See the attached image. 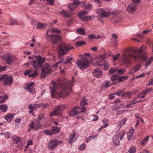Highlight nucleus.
I'll list each match as a JSON object with an SVG mask.
<instances>
[{
  "mask_svg": "<svg viewBox=\"0 0 153 153\" xmlns=\"http://www.w3.org/2000/svg\"><path fill=\"white\" fill-rule=\"evenodd\" d=\"M146 48L145 46H142L140 48H131L126 50L125 51L126 53L122 56V65L129 64L130 62V59L132 58H134L136 60L140 59L146 61L148 57L145 55L146 52L144 50Z\"/></svg>",
  "mask_w": 153,
  "mask_h": 153,
  "instance_id": "obj_1",
  "label": "nucleus"
},
{
  "mask_svg": "<svg viewBox=\"0 0 153 153\" xmlns=\"http://www.w3.org/2000/svg\"><path fill=\"white\" fill-rule=\"evenodd\" d=\"M74 48L70 45L66 44H62L58 48V52L59 55L58 56L59 58H60L62 56L66 54L65 51H68L70 50L73 49Z\"/></svg>",
  "mask_w": 153,
  "mask_h": 153,
  "instance_id": "obj_2",
  "label": "nucleus"
},
{
  "mask_svg": "<svg viewBox=\"0 0 153 153\" xmlns=\"http://www.w3.org/2000/svg\"><path fill=\"white\" fill-rule=\"evenodd\" d=\"M33 57L37 59V60L33 61L31 62V64L33 67L34 69L37 70L38 68L42 66L43 63L45 61V58H42L40 56H36L34 55Z\"/></svg>",
  "mask_w": 153,
  "mask_h": 153,
  "instance_id": "obj_3",
  "label": "nucleus"
},
{
  "mask_svg": "<svg viewBox=\"0 0 153 153\" xmlns=\"http://www.w3.org/2000/svg\"><path fill=\"white\" fill-rule=\"evenodd\" d=\"M71 81L70 80L67 81L66 83L67 86L64 87L63 89L60 91L59 93V96L62 97H65L68 96L69 94V91L71 90L72 85Z\"/></svg>",
  "mask_w": 153,
  "mask_h": 153,
  "instance_id": "obj_4",
  "label": "nucleus"
},
{
  "mask_svg": "<svg viewBox=\"0 0 153 153\" xmlns=\"http://www.w3.org/2000/svg\"><path fill=\"white\" fill-rule=\"evenodd\" d=\"M1 57L2 59L8 65L12 64L14 61L16 60V57L10 53L3 55Z\"/></svg>",
  "mask_w": 153,
  "mask_h": 153,
  "instance_id": "obj_5",
  "label": "nucleus"
},
{
  "mask_svg": "<svg viewBox=\"0 0 153 153\" xmlns=\"http://www.w3.org/2000/svg\"><path fill=\"white\" fill-rule=\"evenodd\" d=\"M89 61L86 57H84V59H78L77 62H76L77 65L80 70H82L83 69H86L88 66Z\"/></svg>",
  "mask_w": 153,
  "mask_h": 153,
  "instance_id": "obj_6",
  "label": "nucleus"
},
{
  "mask_svg": "<svg viewBox=\"0 0 153 153\" xmlns=\"http://www.w3.org/2000/svg\"><path fill=\"white\" fill-rule=\"evenodd\" d=\"M61 31L55 28H53L51 29L48 30L46 34L49 37H51L52 38H62L61 36L59 35H54L53 33H60Z\"/></svg>",
  "mask_w": 153,
  "mask_h": 153,
  "instance_id": "obj_7",
  "label": "nucleus"
},
{
  "mask_svg": "<svg viewBox=\"0 0 153 153\" xmlns=\"http://www.w3.org/2000/svg\"><path fill=\"white\" fill-rule=\"evenodd\" d=\"M114 105L111 106V109L114 111H117L121 107L122 108L125 107L124 106L125 103L121 101L119 99H116L114 101Z\"/></svg>",
  "mask_w": 153,
  "mask_h": 153,
  "instance_id": "obj_8",
  "label": "nucleus"
},
{
  "mask_svg": "<svg viewBox=\"0 0 153 153\" xmlns=\"http://www.w3.org/2000/svg\"><path fill=\"white\" fill-rule=\"evenodd\" d=\"M0 80H3V84L6 86H10L13 83L12 76H7L6 74L2 75L0 77Z\"/></svg>",
  "mask_w": 153,
  "mask_h": 153,
  "instance_id": "obj_9",
  "label": "nucleus"
},
{
  "mask_svg": "<svg viewBox=\"0 0 153 153\" xmlns=\"http://www.w3.org/2000/svg\"><path fill=\"white\" fill-rule=\"evenodd\" d=\"M140 0H133L132 2L128 5L127 8V11L130 13L134 12L137 7V4L139 3Z\"/></svg>",
  "mask_w": 153,
  "mask_h": 153,
  "instance_id": "obj_10",
  "label": "nucleus"
},
{
  "mask_svg": "<svg viewBox=\"0 0 153 153\" xmlns=\"http://www.w3.org/2000/svg\"><path fill=\"white\" fill-rule=\"evenodd\" d=\"M124 135V134H122L120 132H118L113 137V142L115 146H119L120 144V140H122Z\"/></svg>",
  "mask_w": 153,
  "mask_h": 153,
  "instance_id": "obj_11",
  "label": "nucleus"
},
{
  "mask_svg": "<svg viewBox=\"0 0 153 153\" xmlns=\"http://www.w3.org/2000/svg\"><path fill=\"white\" fill-rule=\"evenodd\" d=\"M51 69L50 66L48 64H46L42 68L41 76L45 78L47 74L51 73Z\"/></svg>",
  "mask_w": 153,
  "mask_h": 153,
  "instance_id": "obj_12",
  "label": "nucleus"
},
{
  "mask_svg": "<svg viewBox=\"0 0 153 153\" xmlns=\"http://www.w3.org/2000/svg\"><path fill=\"white\" fill-rule=\"evenodd\" d=\"M88 12L87 11L83 10L78 13V16L82 20L88 21L90 20L92 18V17L91 16H85V15Z\"/></svg>",
  "mask_w": 153,
  "mask_h": 153,
  "instance_id": "obj_13",
  "label": "nucleus"
},
{
  "mask_svg": "<svg viewBox=\"0 0 153 153\" xmlns=\"http://www.w3.org/2000/svg\"><path fill=\"white\" fill-rule=\"evenodd\" d=\"M62 143V141H58L56 140L51 141L48 143V148L53 150L56 148L59 144Z\"/></svg>",
  "mask_w": 153,
  "mask_h": 153,
  "instance_id": "obj_14",
  "label": "nucleus"
},
{
  "mask_svg": "<svg viewBox=\"0 0 153 153\" xmlns=\"http://www.w3.org/2000/svg\"><path fill=\"white\" fill-rule=\"evenodd\" d=\"M96 12L99 16L101 18L109 16L110 14L109 13L106 12L104 9L102 8L97 9Z\"/></svg>",
  "mask_w": 153,
  "mask_h": 153,
  "instance_id": "obj_15",
  "label": "nucleus"
},
{
  "mask_svg": "<svg viewBox=\"0 0 153 153\" xmlns=\"http://www.w3.org/2000/svg\"><path fill=\"white\" fill-rule=\"evenodd\" d=\"M56 83L55 82L52 81L50 84L49 88L51 92V95L53 97H56V93L55 92V89L57 88Z\"/></svg>",
  "mask_w": 153,
  "mask_h": 153,
  "instance_id": "obj_16",
  "label": "nucleus"
},
{
  "mask_svg": "<svg viewBox=\"0 0 153 153\" xmlns=\"http://www.w3.org/2000/svg\"><path fill=\"white\" fill-rule=\"evenodd\" d=\"M50 115L51 117L53 116H61L62 115L61 110L57 106L51 112Z\"/></svg>",
  "mask_w": 153,
  "mask_h": 153,
  "instance_id": "obj_17",
  "label": "nucleus"
},
{
  "mask_svg": "<svg viewBox=\"0 0 153 153\" xmlns=\"http://www.w3.org/2000/svg\"><path fill=\"white\" fill-rule=\"evenodd\" d=\"M80 3V1H79L75 0L73 2L68 5V7L70 10H73Z\"/></svg>",
  "mask_w": 153,
  "mask_h": 153,
  "instance_id": "obj_18",
  "label": "nucleus"
},
{
  "mask_svg": "<svg viewBox=\"0 0 153 153\" xmlns=\"http://www.w3.org/2000/svg\"><path fill=\"white\" fill-rule=\"evenodd\" d=\"M34 85V82H30L27 85L26 87H24L25 89L30 93H33L34 91V88L33 87Z\"/></svg>",
  "mask_w": 153,
  "mask_h": 153,
  "instance_id": "obj_19",
  "label": "nucleus"
},
{
  "mask_svg": "<svg viewBox=\"0 0 153 153\" xmlns=\"http://www.w3.org/2000/svg\"><path fill=\"white\" fill-rule=\"evenodd\" d=\"M93 73L94 76L97 78L99 77L102 75V73L101 70L98 68H97L94 69Z\"/></svg>",
  "mask_w": 153,
  "mask_h": 153,
  "instance_id": "obj_20",
  "label": "nucleus"
},
{
  "mask_svg": "<svg viewBox=\"0 0 153 153\" xmlns=\"http://www.w3.org/2000/svg\"><path fill=\"white\" fill-rule=\"evenodd\" d=\"M32 70H28L25 72L24 75H28L30 77H34L36 76L38 73L36 72H35L33 73H31Z\"/></svg>",
  "mask_w": 153,
  "mask_h": 153,
  "instance_id": "obj_21",
  "label": "nucleus"
},
{
  "mask_svg": "<svg viewBox=\"0 0 153 153\" xmlns=\"http://www.w3.org/2000/svg\"><path fill=\"white\" fill-rule=\"evenodd\" d=\"M78 108L76 107H75L73 108L69 114L70 116L71 117L74 116L78 114Z\"/></svg>",
  "mask_w": 153,
  "mask_h": 153,
  "instance_id": "obj_22",
  "label": "nucleus"
},
{
  "mask_svg": "<svg viewBox=\"0 0 153 153\" xmlns=\"http://www.w3.org/2000/svg\"><path fill=\"white\" fill-rule=\"evenodd\" d=\"M112 84L110 81H106L102 83V90L108 88Z\"/></svg>",
  "mask_w": 153,
  "mask_h": 153,
  "instance_id": "obj_23",
  "label": "nucleus"
},
{
  "mask_svg": "<svg viewBox=\"0 0 153 153\" xmlns=\"http://www.w3.org/2000/svg\"><path fill=\"white\" fill-rule=\"evenodd\" d=\"M141 66L140 64L134 66L132 69L130 70L129 73L130 74H132L135 73L138 71L141 68Z\"/></svg>",
  "mask_w": 153,
  "mask_h": 153,
  "instance_id": "obj_24",
  "label": "nucleus"
},
{
  "mask_svg": "<svg viewBox=\"0 0 153 153\" xmlns=\"http://www.w3.org/2000/svg\"><path fill=\"white\" fill-rule=\"evenodd\" d=\"M15 114H8L5 116V119L7 121H10L14 117Z\"/></svg>",
  "mask_w": 153,
  "mask_h": 153,
  "instance_id": "obj_25",
  "label": "nucleus"
},
{
  "mask_svg": "<svg viewBox=\"0 0 153 153\" xmlns=\"http://www.w3.org/2000/svg\"><path fill=\"white\" fill-rule=\"evenodd\" d=\"M51 131L53 134L59 132L60 131V129L59 127L53 126L52 127Z\"/></svg>",
  "mask_w": 153,
  "mask_h": 153,
  "instance_id": "obj_26",
  "label": "nucleus"
},
{
  "mask_svg": "<svg viewBox=\"0 0 153 153\" xmlns=\"http://www.w3.org/2000/svg\"><path fill=\"white\" fill-rule=\"evenodd\" d=\"M47 25L46 24H43L42 23L39 22L37 23V27L39 29H44L46 28Z\"/></svg>",
  "mask_w": 153,
  "mask_h": 153,
  "instance_id": "obj_27",
  "label": "nucleus"
},
{
  "mask_svg": "<svg viewBox=\"0 0 153 153\" xmlns=\"http://www.w3.org/2000/svg\"><path fill=\"white\" fill-rule=\"evenodd\" d=\"M88 100L85 99V98L83 97L81 100L80 106H85L88 103Z\"/></svg>",
  "mask_w": 153,
  "mask_h": 153,
  "instance_id": "obj_28",
  "label": "nucleus"
},
{
  "mask_svg": "<svg viewBox=\"0 0 153 153\" xmlns=\"http://www.w3.org/2000/svg\"><path fill=\"white\" fill-rule=\"evenodd\" d=\"M128 78V76H118V82H121L124 81H125Z\"/></svg>",
  "mask_w": 153,
  "mask_h": 153,
  "instance_id": "obj_29",
  "label": "nucleus"
},
{
  "mask_svg": "<svg viewBox=\"0 0 153 153\" xmlns=\"http://www.w3.org/2000/svg\"><path fill=\"white\" fill-rule=\"evenodd\" d=\"M61 13L62 15H64L67 17H69L71 16L72 15V13L71 12H70L69 11H65L63 10L61 12Z\"/></svg>",
  "mask_w": 153,
  "mask_h": 153,
  "instance_id": "obj_30",
  "label": "nucleus"
},
{
  "mask_svg": "<svg viewBox=\"0 0 153 153\" xmlns=\"http://www.w3.org/2000/svg\"><path fill=\"white\" fill-rule=\"evenodd\" d=\"M103 65L104 66V69L107 70L109 68V65L108 62L105 60H104L103 62Z\"/></svg>",
  "mask_w": 153,
  "mask_h": 153,
  "instance_id": "obj_31",
  "label": "nucleus"
},
{
  "mask_svg": "<svg viewBox=\"0 0 153 153\" xmlns=\"http://www.w3.org/2000/svg\"><path fill=\"white\" fill-rule=\"evenodd\" d=\"M7 109V106L6 104L0 105V109L3 112H6Z\"/></svg>",
  "mask_w": 153,
  "mask_h": 153,
  "instance_id": "obj_32",
  "label": "nucleus"
},
{
  "mask_svg": "<svg viewBox=\"0 0 153 153\" xmlns=\"http://www.w3.org/2000/svg\"><path fill=\"white\" fill-rule=\"evenodd\" d=\"M149 137V136H147L146 137L143 139L142 141L140 142V144L143 146H145L146 144L147 143Z\"/></svg>",
  "mask_w": 153,
  "mask_h": 153,
  "instance_id": "obj_33",
  "label": "nucleus"
},
{
  "mask_svg": "<svg viewBox=\"0 0 153 153\" xmlns=\"http://www.w3.org/2000/svg\"><path fill=\"white\" fill-rule=\"evenodd\" d=\"M138 102H137V101H135L132 102L131 103H130L127 104L126 106L125 107L127 108H132L134 107V105L136 104Z\"/></svg>",
  "mask_w": 153,
  "mask_h": 153,
  "instance_id": "obj_34",
  "label": "nucleus"
},
{
  "mask_svg": "<svg viewBox=\"0 0 153 153\" xmlns=\"http://www.w3.org/2000/svg\"><path fill=\"white\" fill-rule=\"evenodd\" d=\"M50 40L51 42L54 45H56L61 41V39H50Z\"/></svg>",
  "mask_w": 153,
  "mask_h": 153,
  "instance_id": "obj_35",
  "label": "nucleus"
},
{
  "mask_svg": "<svg viewBox=\"0 0 153 153\" xmlns=\"http://www.w3.org/2000/svg\"><path fill=\"white\" fill-rule=\"evenodd\" d=\"M134 93L132 91L129 92H127L126 93H124V95H123V97H130Z\"/></svg>",
  "mask_w": 153,
  "mask_h": 153,
  "instance_id": "obj_36",
  "label": "nucleus"
},
{
  "mask_svg": "<svg viewBox=\"0 0 153 153\" xmlns=\"http://www.w3.org/2000/svg\"><path fill=\"white\" fill-rule=\"evenodd\" d=\"M118 75L116 74H114L111 76L110 78L112 82L117 80L118 81Z\"/></svg>",
  "mask_w": 153,
  "mask_h": 153,
  "instance_id": "obj_37",
  "label": "nucleus"
},
{
  "mask_svg": "<svg viewBox=\"0 0 153 153\" xmlns=\"http://www.w3.org/2000/svg\"><path fill=\"white\" fill-rule=\"evenodd\" d=\"M92 5L91 4H88L85 5L84 7V9H86L87 10H90L92 9Z\"/></svg>",
  "mask_w": 153,
  "mask_h": 153,
  "instance_id": "obj_38",
  "label": "nucleus"
},
{
  "mask_svg": "<svg viewBox=\"0 0 153 153\" xmlns=\"http://www.w3.org/2000/svg\"><path fill=\"white\" fill-rule=\"evenodd\" d=\"M20 22H17L16 20H11L9 25H19Z\"/></svg>",
  "mask_w": 153,
  "mask_h": 153,
  "instance_id": "obj_39",
  "label": "nucleus"
},
{
  "mask_svg": "<svg viewBox=\"0 0 153 153\" xmlns=\"http://www.w3.org/2000/svg\"><path fill=\"white\" fill-rule=\"evenodd\" d=\"M76 136V134L74 133L73 135L70 134V140L69 141V142L72 144L73 143V141L75 138Z\"/></svg>",
  "mask_w": 153,
  "mask_h": 153,
  "instance_id": "obj_40",
  "label": "nucleus"
},
{
  "mask_svg": "<svg viewBox=\"0 0 153 153\" xmlns=\"http://www.w3.org/2000/svg\"><path fill=\"white\" fill-rule=\"evenodd\" d=\"M7 94L5 95L3 98L2 96H0V99L2 98V99L0 100V103H3L5 102L6 100L7 99Z\"/></svg>",
  "mask_w": 153,
  "mask_h": 153,
  "instance_id": "obj_41",
  "label": "nucleus"
},
{
  "mask_svg": "<svg viewBox=\"0 0 153 153\" xmlns=\"http://www.w3.org/2000/svg\"><path fill=\"white\" fill-rule=\"evenodd\" d=\"M65 63V64H67L68 63V62H67V61L66 60V59H65H65H64L61 60H59V61H58V62H57L56 63L55 66L56 67L58 64H59V63Z\"/></svg>",
  "mask_w": 153,
  "mask_h": 153,
  "instance_id": "obj_42",
  "label": "nucleus"
},
{
  "mask_svg": "<svg viewBox=\"0 0 153 153\" xmlns=\"http://www.w3.org/2000/svg\"><path fill=\"white\" fill-rule=\"evenodd\" d=\"M86 42L84 41H80L77 42L76 43V45L77 46H81L85 45Z\"/></svg>",
  "mask_w": 153,
  "mask_h": 153,
  "instance_id": "obj_43",
  "label": "nucleus"
},
{
  "mask_svg": "<svg viewBox=\"0 0 153 153\" xmlns=\"http://www.w3.org/2000/svg\"><path fill=\"white\" fill-rule=\"evenodd\" d=\"M124 92L123 91L121 90H119L115 93V94L117 96L122 95L123 97V95H124Z\"/></svg>",
  "mask_w": 153,
  "mask_h": 153,
  "instance_id": "obj_44",
  "label": "nucleus"
},
{
  "mask_svg": "<svg viewBox=\"0 0 153 153\" xmlns=\"http://www.w3.org/2000/svg\"><path fill=\"white\" fill-rule=\"evenodd\" d=\"M152 90V88H146V90L143 91V92L144 93V95H145L148 93H150L151 91Z\"/></svg>",
  "mask_w": 153,
  "mask_h": 153,
  "instance_id": "obj_45",
  "label": "nucleus"
},
{
  "mask_svg": "<svg viewBox=\"0 0 153 153\" xmlns=\"http://www.w3.org/2000/svg\"><path fill=\"white\" fill-rule=\"evenodd\" d=\"M21 139L20 137H17L13 140V141L16 144H17L20 141Z\"/></svg>",
  "mask_w": 153,
  "mask_h": 153,
  "instance_id": "obj_46",
  "label": "nucleus"
},
{
  "mask_svg": "<svg viewBox=\"0 0 153 153\" xmlns=\"http://www.w3.org/2000/svg\"><path fill=\"white\" fill-rule=\"evenodd\" d=\"M129 153H134L136 152V149L134 147H132L130 148L128 150Z\"/></svg>",
  "mask_w": 153,
  "mask_h": 153,
  "instance_id": "obj_47",
  "label": "nucleus"
},
{
  "mask_svg": "<svg viewBox=\"0 0 153 153\" xmlns=\"http://www.w3.org/2000/svg\"><path fill=\"white\" fill-rule=\"evenodd\" d=\"M44 133L48 135L53 134H52L51 129V130H46L44 131Z\"/></svg>",
  "mask_w": 153,
  "mask_h": 153,
  "instance_id": "obj_48",
  "label": "nucleus"
},
{
  "mask_svg": "<svg viewBox=\"0 0 153 153\" xmlns=\"http://www.w3.org/2000/svg\"><path fill=\"white\" fill-rule=\"evenodd\" d=\"M116 71H117V68H111L109 70V73L110 74H112Z\"/></svg>",
  "mask_w": 153,
  "mask_h": 153,
  "instance_id": "obj_49",
  "label": "nucleus"
},
{
  "mask_svg": "<svg viewBox=\"0 0 153 153\" xmlns=\"http://www.w3.org/2000/svg\"><path fill=\"white\" fill-rule=\"evenodd\" d=\"M35 130L37 131L38 128H41L42 126L39 122H37V123L35 125Z\"/></svg>",
  "mask_w": 153,
  "mask_h": 153,
  "instance_id": "obj_50",
  "label": "nucleus"
},
{
  "mask_svg": "<svg viewBox=\"0 0 153 153\" xmlns=\"http://www.w3.org/2000/svg\"><path fill=\"white\" fill-rule=\"evenodd\" d=\"M41 106L43 108L45 109L49 106V105L47 103H41Z\"/></svg>",
  "mask_w": 153,
  "mask_h": 153,
  "instance_id": "obj_51",
  "label": "nucleus"
},
{
  "mask_svg": "<svg viewBox=\"0 0 153 153\" xmlns=\"http://www.w3.org/2000/svg\"><path fill=\"white\" fill-rule=\"evenodd\" d=\"M77 32L81 34H84L85 33L84 30L82 28H79L77 30Z\"/></svg>",
  "mask_w": 153,
  "mask_h": 153,
  "instance_id": "obj_52",
  "label": "nucleus"
},
{
  "mask_svg": "<svg viewBox=\"0 0 153 153\" xmlns=\"http://www.w3.org/2000/svg\"><path fill=\"white\" fill-rule=\"evenodd\" d=\"M85 147L86 146L85 144V143H83L79 146V150L81 151L85 149Z\"/></svg>",
  "mask_w": 153,
  "mask_h": 153,
  "instance_id": "obj_53",
  "label": "nucleus"
},
{
  "mask_svg": "<svg viewBox=\"0 0 153 153\" xmlns=\"http://www.w3.org/2000/svg\"><path fill=\"white\" fill-rule=\"evenodd\" d=\"M61 111L65 109V106L62 104H60L58 106H57Z\"/></svg>",
  "mask_w": 153,
  "mask_h": 153,
  "instance_id": "obj_54",
  "label": "nucleus"
},
{
  "mask_svg": "<svg viewBox=\"0 0 153 153\" xmlns=\"http://www.w3.org/2000/svg\"><path fill=\"white\" fill-rule=\"evenodd\" d=\"M29 125L30 127V129H33L34 128L35 129V123H34V121H32Z\"/></svg>",
  "mask_w": 153,
  "mask_h": 153,
  "instance_id": "obj_55",
  "label": "nucleus"
},
{
  "mask_svg": "<svg viewBox=\"0 0 153 153\" xmlns=\"http://www.w3.org/2000/svg\"><path fill=\"white\" fill-rule=\"evenodd\" d=\"M145 95H144V93L142 91L140 94H138L137 98H144L145 97Z\"/></svg>",
  "mask_w": 153,
  "mask_h": 153,
  "instance_id": "obj_56",
  "label": "nucleus"
},
{
  "mask_svg": "<svg viewBox=\"0 0 153 153\" xmlns=\"http://www.w3.org/2000/svg\"><path fill=\"white\" fill-rule=\"evenodd\" d=\"M126 71V70L123 69L122 70H119L117 69V71L119 74L120 75L125 73Z\"/></svg>",
  "mask_w": 153,
  "mask_h": 153,
  "instance_id": "obj_57",
  "label": "nucleus"
},
{
  "mask_svg": "<svg viewBox=\"0 0 153 153\" xmlns=\"http://www.w3.org/2000/svg\"><path fill=\"white\" fill-rule=\"evenodd\" d=\"M28 108L29 109H30L32 111H33L35 109V106H34V104H29V105Z\"/></svg>",
  "mask_w": 153,
  "mask_h": 153,
  "instance_id": "obj_58",
  "label": "nucleus"
},
{
  "mask_svg": "<svg viewBox=\"0 0 153 153\" xmlns=\"http://www.w3.org/2000/svg\"><path fill=\"white\" fill-rule=\"evenodd\" d=\"M151 31V29L147 30H143L142 32L143 35H145L148 33L149 32Z\"/></svg>",
  "mask_w": 153,
  "mask_h": 153,
  "instance_id": "obj_59",
  "label": "nucleus"
},
{
  "mask_svg": "<svg viewBox=\"0 0 153 153\" xmlns=\"http://www.w3.org/2000/svg\"><path fill=\"white\" fill-rule=\"evenodd\" d=\"M126 111V110H119V111H118L117 112V113L116 114V116H118L119 114H122L124 112Z\"/></svg>",
  "mask_w": 153,
  "mask_h": 153,
  "instance_id": "obj_60",
  "label": "nucleus"
},
{
  "mask_svg": "<svg viewBox=\"0 0 153 153\" xmlns=\"http://www.w3.org/2000/svg\"><path fill=\"white\" fill-rule=\"evenodd\" d=\"M44 117L43 115H39L37 117V122H39V121L41 120H42V118Z\"/></svg>",
  "mask_w": 153,
  "mask_h": 153,
  "instance_id": "obj_61",
  "label": "nucleus"
},
{
  "mask_svg": "<svg viewBox=\"0 0 153 153\" xmlns=\"http://www.w3.org/2000/svg\"><path fill=\"white\" fill-rule=\"evenodd\" d=\"M153 85V78H152L149 80V82L146 85Z\"/></svg>",
  "mask_w": 153,
  "mask_h": 153,
  "instance_id": "obj_62",
  "label": "nucleus"
},
{
  "mask_svg": "<svg viewBox=\"0 0 153 153\" xmlns=\"http://www.w3.org/2000/svg\"><path fill=\"white\" fill-rule=\"evenodd\" d=\"M66 60L67 61V62L68 63H70L71 62V61L73 60V58L72 57H71L69 56H68L66 58Z\"/></svg>",
  "mask_w": 153,
  "mask_h": 153,
  "instance_id": "obj_63",
  "label": "nucleus"
},
{
  "mask_svg": "<svg viewBox=\"0 0 153 153\" xmlns=\"http://www.w3.org/2000/svg\"><path fill=\"white\" fill-rule=\"evenodd\" d=\"M10 134L9 132H6L4 134V136L7 139H8L10 137Z\"/></svg>",
  "mask_w": 153,
  "mask_h": 153,
  "instance_id": "obj_64",
  "label": "nucleus"
}]
</instances>
